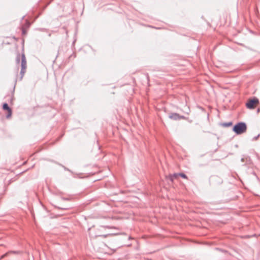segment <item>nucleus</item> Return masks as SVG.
I'll return each mask as SVG.
<instances>
[{"instance_id":"1","label":"nucleus","mask_w":260,"mask_h":260,"mask_svg":"<svg viewBox=\"0 0 260 260\" xmlns=\"http://www.w3.org/2000/svg\"><path fill=\"white\" fill-rule=\"evenodd\" d=\"M247 125L244 122H239L233 127V131L237 135H241L246 132Z\"/></svg>"},{"instance_id":"2","label":"nucleus","mask_w":260,"mask_h":260,"mask_svg":"<svg viewBox=\"0 0 260 260\" xmlns=\"http://www.w3.org/2000/svg\"><path fill=\"white\" fill-rule=\"evenodd\" d=\"M210 184L213 186L220 185L223 182V180L220 177L216 175L211 176L209 178Z\"/></svg>"},{"instance_id":"3","label":"nucleus","mask_w":260,"mask_h":260,"mask_svg":"<svg viewBox=\"0 0 260 260\" xmlns=\"http://www.w3.org/2000/svg\"><path fill=\"white\" fill-rule=\"evenodd\" d=\"M258 103V99L256 97H253L247 101L246 104V106L248 109H253L255 107V105Z\"/></svg>"},{"instance_id":"4","label":"nucleus","mask_w":260,"mask_h":260,"mask_svg":"<svg viewBox=\"0 0 260 260\" xmlns=\"http://www.w3.org/2000/svg\"><path fill=\"white\" fill-rule=\"evenodd\" d=\"M3 109L4 110H6L8 111V114L6 116V117L7 118H9L12 115V110L10 108V107L9 106L8 104L6 103H5L3 104Z\"/></svg>"},{"instance_id":"5","label":"nucleus","mask_w":260,"mask_h":260,"mask_svg":"<svg viewBox=\"0 0 260 260\" xmlns=\"http://www.w3.org/2000/svg\"><path fill=\"white\" fill-rule=\"evenodd\" d=\"M21 67L23 69H26V59L24 53L21 54Z\"/></svg>"},{"instance_id":"6","label":"nucleus","mask_w":260,"mask_h":260,"mask_svg":"<svg viewBox=\"0 0 260 260\" xmlns=\"http://www.w3.org/2000/svg\"><path fill=\"white\" fill-rule=\"evenodd\" d=\"M169 118L174 120H179V114L177 113H171L169 116Z\"/></svg>"},{"instance_id":"7","label":"nucleus","mask_w":260,"mask_h":260,"mask_svg":"<svg viewBox=\"0 0 260 260\" xmlns=\"http://www.w3.org/2000/svg\"><path fill=\"white\" fill-rule=\"evenodd\" d=\"M26 69H25L24 68L23 69V68H21V71H20V80H21L26 72Z\"/></svg>"},{"instance_id":"8","label":"nucleus","mask_w":260,"mask_h":260,"mask_svg":"<svg viewBox=\"0 0 260 260\" xmlns=\"http://www.w3.org/2000/svg\"><path fill=\"white\" fill-rule=\"evenodd\" d=\"M215 250H217V251H219L220 252H221L224 254H230V253L226 250L225 249H223L222 248H218V247H216L214 249Z\"/></svg>"},{"instance_id":"9","label":"nucleus","mask_w":260,"mask_h":260,"mask_svg":"<svg viewBox=\"0 0 260 260\" xmlns=\"http://www.w3.org/2000/svg\"><path fill=\"white\" fill-rule=\"evenodd\" d=\"M223 127H230L233 125V122L232 121H230L228 122H224L220 124Z\"/></svg>"},{"instance_id":"10","label":"nucleus","mask_w":260,"mask_h":260,"mask_svg":"<svg viewBox=\"0 0 260 260\" xmlns=\"http://www.w3.org/2000/svg\"><path fill=\"white\" fill-rule=\"evenodd\" d=\"M178 175H179V176H180L182 178L187 179V176H186V174H185L183 173H178Z\"/></svg>"},{"instance_id":"11","label":"nucleus","mask_w":260,"mask_h":260,"mask_svg":"<svg viewBox=\"0 0 260 260\" xmlns=\"http://www.w3.org/2000/svg\"><path fill=\"white\" fill-rule=\"evenodd\" d=\"M20 62V54L19 53H17L16 57V63L19 64Z\"/></svg>"},{"instance_id":"12","label":"nucleus","mask_w":260,"mask_h":260,"mask_svg":"<svg viewBox=\"0 0 260 260\" xmlns=\"http://www.w3.org/2000/svg\"><path fill=\"white\" fill-rule=\"evenodd\" d=\"M30 22L28 20H26L25 21V27H26V28H28L30 26Z\"/></svg>"},{"instance_id":"13","label":"nucleus","mask_w":260,"mask_h":260,"mask_svg":"<svg viewBox=\"0 0 260 260\" xmlns=\"http://www.w3.org/2000/svg\"><path fill=\"white\" fill-rule=\"evenodd\" d=\"M180 119H188V118L186 117L185 116L183 115H179V120Z\"/></svg>"},{"instance_id":"14","label":"nucleus","mask_w":260,"mask_h":260,"mask_svg":"<svg viewBox=\"0 0 260 260\" xmlns=\"http://www.w3.org/2000/svg\"><path fill=\"white\" fill-rule=\"evenodd\" d=\"M259 136H260V134H258L256 136L253 137L252 138V141H256V140H257L258 139V138L259 137Z\"/></svg>"},{"instance_id":"15","label":"nucleus","mask_w":260,"mask_h":260,"mask_svg":"<svg viewBox=\"0 0 260 260\" xmlns=\"http://www.w3.org/2000/svg\"><path fill=\"white\" fill-rule=\"evenodd\" d=\"M173 177L175 179L179 176L178 173H174L172 175Z\"/></svg>"},{"instance_id":"16","label":"nucleus","mask_w":260,"mask_h":260,"mask_svg":"<svg viewBox=\"0 0 260 260\" xmlns=\"http://www.w3.org/2000/svg\"><path fill=\"white\" fill-rule=\"evenodd\" d=\"M169 179L171 181L173 182L174 178L173 177L172 175H170L169 176Z\"/></svg>"},{"instance_id":"17","label":"nucleus","mask_w":260,"mask_h":260,"mask_svg":"<svg viewBox=\"0 0 260 260\" xmlns=\"http://www.w3.org/2000/svg\"><path fill=\"white\" fill-rule=\"evenodd\" d=\"M22 34L23 35H24L26 34V31L24 28V26L22 27Z\"/></svg>"},{"instance_id":"18","label":"nucleus","mask_w":260,"mask_h":260,"mask_svg":"<svg viewBox=\"0 0 260 260\" xmlns=\"http://www.w3.org/2000/svg\"><path fill=\"white\" fill-rule=\"evenodd\" d=\"M62 167H63V168L65 170H67L68 171H70V170L69 169H67V168H66L64 166H62Z\"/></svg>"},{"instance_id":"19","label":"nucleus","mask_w":260,"mask_h":260,"mask_svg":"<svg viewBox=\"0 0 260 260\" xmlns=\"http://www.w3.org/2000/svg\"><path fill=\"white\" fill-rule=\"evenodd\" d=\"M188 120V121L189 122V123H191L192 122V120H190V119H187Z\"/></svg>"},{"instance_id":"20","label":"nucleus","mask_w":260,"mask_h":260,"mask_svg":"<svg viewBox=\"0 0 260 260\" xmlns=\"http://www.w3.org/2000/svg\"><path fill=\"white\" fill-rule=\"evenodd\" d=\"M252 174H253V175H254V176H256V174H255V173L254 172H252Z\"/></svg>"},{"instance_id":"21","label":"nucleus","mask_w":260,"mask_h":260,"mask_svg":"<svg viewBox=\"0 0 260 260\" xmlns=\"http://www.w3.org/2000/svg\"><path fill=\"white\" fill-rule=\"evenodd\" d=\"M6 254H4V255H3L2 256H1V258L4 257L5 256Z\"/></svg>"},{"instance_id":"22","label":"nucleus","mask_w":260,"mask_h":260,"mask_svg":"<svg viewBox=\"0 0 260 260\" xmlns=\"http://www.w3.org/2000/svg\"><path fill=\"white\" fill-rule=\"evenodd\" d=\"M241 161H244V158H241Z\"/></svg>"},{"instance_id":"23","label":"nucleus","mask_w":260,"mask_h":260,"mask_svg":"<svg viewBox=\"0 0 260 260\" xmlns=\"http://www.w3.org/2000/svg\"><path fill=\"white\" fill-rule=\"evenodd\" d=\"M104 237H107V235H103V236Z\"/></svg>"},{"instance_id":"24","label":"nucleus","mask_w":260,"mask_h":260,"mask_svg":"<svg viewBox=\"0 0 260 260\" xmlns=\"http://www.w3.org/2000/svg\"><path fill=\"white\" fill-rule=\"evenodd\" d=\"M131 238H132L130 236L128 237V239H131Z\"/></svg>"},{"instance_id":"25","label":"nucleus","mask_w":260,"mask_h":260,"mask_svg":"<svg viewBox=\"0 0 260 260\" xmlns=\"http://www.w3.org/2000/svg\"><path fill=\"white\" fill-rule=\"evenodd\" d=\"M44 29V28L40 29V30H43Z\"/></svg>"},{"instance_id":"26","label":"nucleus","mask_w":260,"mask_h":260,"mask_svg":"<svg viewBox=\"0 0 260 260\" xmlns=\"http://www.w3.org/2000/svg\"><path fill=\"white\" fill-rule=\"evenodd\" d=\"M61 209H67V208H61Z\"/></svg>"},{"instance_id":"27","label":"nucleus","mask_w":260,"mask_h":260,"mask_svg":"<svg viewBox=\"0 0 260 260\" xmlns=\"http://www.w3.org/2000/svg\"><path fill=\"white\" fill-rule=\"evenodd\" d=\"M24 17V16H23L22 18V19H23Z\"/></svg>"},{"instance_id":"28","label":"nucleus","mask_w":260,"mask_h":260,"mask_svg":"<svg viewBox=\"0 0 260 260\" xmlns=\"http://www.w3.org/2000/svg\"><path fill=\"white\" fill-rule=\"evenodd\" d=\"M259 109H257V112H259Z\"/></svg>"}]
</instances>
